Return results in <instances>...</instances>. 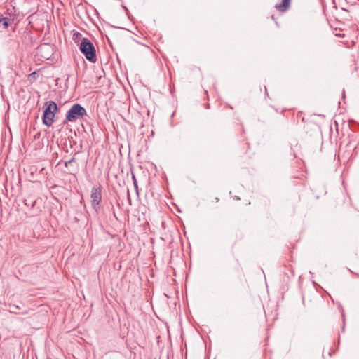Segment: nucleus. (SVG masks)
<instances>
[{"mask_svg": "<svg viewBox=\"0 0 359 359\" xmlns=\"http://www.w3.org/2000/svg\"><path fill=\"white\" fill-rule=\"evenodd\" d=\"M45 106L46 109L43 112V123L47 126H50L54 121L57 106L53 101L46 102Z\"/></svg>", "mask_w": 359, "mask_h": 359, "instance_id": "nucleus-1", "label": "nucleus"}, {"mask_svg": "<svg viewBox=\"0 0 359 359\" xmlns=\"http://www.w3.org/2000/svg\"><path fill=\"white\" fill-rule=\"evenodd\" d=\"M79 49L88 60L92 62H95V50L93 43L88 39L83 38L82 39L80 43Z\"/></svg>", "mask_w": 359, "mask_h": 359, "instance_id": "nucleus-2", "label": "nucleus"}, {"mask_svg": "<svg viewBox=\"0 0 359 359\" xmlns=\"http://www.w3.org/2000/svg\"><path fill=\"white\" fill-rule=\"evenodd\" d=\"M86 114V109L79 104H74L67 112L66 119L73 122Z\"/></svg>", "mask_w": 359, "mask_h": 359, "instance_id": "nucleus-3", "label": "nucleus"}, {"mask_svg": "<svg viewBox=\"0 0 359 359\" xmlns=\"http://www.w3.org/2000/svg\"><path fill=\"white\" fill-rule=\"evenodd\" d=\"M37 54L43 60H49L53 55V48L49 44H42L37 48Z\"/></svg>", "mask_w": 359, "mask_h": 359, "instance_id": "nucleus-4", "label": "nucleus"}, {"mask_svg": "<svg viewBox=\"0 0 359 359\" xmlns=\"http://www.w3.org/2000/svg\"><path fill=\"white\" fill-rule=\"evenodd\" d=\"M90 198L92 202H100L102 200V187L100 185H95L92 188Z\"/></svg>", "mask_w": 359, "mask_h": 359, "instance_id": "nucleus-5", "label": "nucleus"}, {"mask_svg": "<svg viewBox=\"0 0 359 359\" xmlns=\"http://www.w3.org/2000/svg\"><path fill=\"white\" fill-rule=\"evenodd\" d=\"M291 0H281V2L276 4L275 8L280 12L287 11L290 6Z\"/></svg>", "mask_w": 359, "mask_h": 359, "instance_id": "nucleus-6", "label": "nucleus"}, {"mask_svg": "<svg viewBox=\"0 0 359 359\" xmlns=\"http://www.w3.org/2000/svg\"><path fill=\"white\" fill-rule=\"evenodd\" d=\"M10 19L8 18H0V26H2L4 29L8 28L10 25Z\"/></svg>", "mask_w": 359, "mask_h": 359, "instance_id": "nucleus-7", "label": "nucleus"}, {"mask_svg": "<svg viewBox=\"0 0 359 359\" xmlns=\"http://www.w3.org/2000/svg\"><path fill=\"white\" fill-rule=\"evenodd\" d=\"M171 205L172 206V208H171L170 206H169V208L171 209L172 211H174V210H176L178 212H182L181 209L179 208V206L177 205V203H171Z\"/></svg>", "mask_w": 359, "mask_h": 359, "instance_id": "nucleus-8", "label": "nucleus"}, {"mask_svg": "<svg viewBox=\"0 0 359 359\" xmlns=\"http://www.w3.org/2000/svg\"><path fill=\"white\" fill-rule=\"evenodd\" d=\"M116 204L118 205V206L119 208H123V206H124V205H125V203H116Z\"/></svg>", "mask_w": 359, "mask_h": 359, "instance_id": "nucleus-9", "label": "nucleus"}, {"mask_svg": "<svg viewBox=\"0 0 359 359\" xmlns=\"http://www.w3.org/2000/svg\"><path fill=\"white\" fill-rule=\"evenodd\" d=\"M133 180H134V184H135V187H137L136 180H135V176H134V175L133 176Z\"/></svg>", "mask_w": 359, "mask_h": 359, "instance_id": "nucleus-10", "label": "nucleus"}, {"mask_svg": "<svg viewBox=\"0 0 359 359\" xmlns=\"http://www.w3.org/2000/svg\"><path fill=\"white\" fill-rule=\"evenodd\" d=\"M92 204L93 205V208L96 210V205H98L100 203H92Z\"/></svg>", "mask_w": 359, "mask_h": 359, "instance_id": "nucleus-11", "label": "nucleus"}, {"mask_svg": "<svg viewBox=\"0 0 359 359\" xmlns=\"http://www.w3.org/2000/svg\"><path fill=\"white\" fill-rule=\"evenodd\" d=\"M126 211L128 213H129L130 212V210L129 208H126Z\"/></svg>", "mask_w": 359, "mask_h": 359, "instance_id": "nucleus-12", "label": "nucleus"}, {"mask_svg": "<svg viewBox=\"0 0 359 359\" xmlns=\"http://www.w3.org/2000/svg\"><path fill=\"white\" fill-rule=\"evenodd\" d=\"M129 206H132L133 203H127Z\"/></svg>", "mask_w": 359, "mask_h": 359, "instance_id": "nucleus-13", "label": "nucleus"}, {"mask_svg": "<svg viewBox=\"0 0 359 359\" xmlns=\"http://www.w3.org/2000/svg\"><path fill=\"white\" fill-rule=\"evenodd\" d=\"M34 74H35V72H33L32 74H30V76L32 75V76H34Z\"/></svg>", "mask_w": 359, "mask_h": 359, "instance_id": "nucleus-14", "label": "nucleus"}, {"mask_svg": "<svg viewBox=\"0 0 359 359\" xmlns=\"http://www.w3.org/2000/svg\"><path fill=\"white\" fill-rule=\"evenodd\" d=\"M34 74H35V72H33L32 74H30V76L32 75V76H34Z\"/></svg>", "mask_w": 359, "mask_h": 359, "instance_id": "nucleus-15", "label": "nucleus"}, {"mask_svg": "<svg viewBox=\"0 0 359 359\" xmlns=\"http://www.w3.org/2000/svg\"><path fill=\"white\" fill-rule=\"evenodd\" d=\"M75 35H77V36H78V35H80V34H79V33H76V34H74V36H75Z\"/></svg>", "mask_w": 359, "mask_h": 359, "instance_id": "nucleus-16", "label": "nucleus"}, {"mask_svg": "<svg viewBox=\"0 0 359 359\" xmlns=\"http://www.w3.org/2000/svg\"><path fill=\"white\" fill-rule=\"evenodd\" d=\"M355 275L357 276V277H358V278H359V274H356V273H355Z\"/></svg>", "mask_w": 359, "mask_h": 359, "instance_id": "nucleus-17", "label": "nucleus"}]
</instances>
